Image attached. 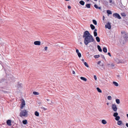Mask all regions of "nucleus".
Segmentation results:
<instances>
[{
    "label": "nucleus",
    "mask_w": 128,
    "mask_h": 128,
    "mask_svg": "<svg viewBox=\"0 0 128 128\" xmlns=\"http://www.w3.org/2000/svg\"><path fill=\"white\" fill-rule=\"evenodd\" d=\"M115 117V119L117 121H118L120 118V117L119 116H117Z\"/></svg>",
    "instance_id": "obj_21"
},
{
    "label": "nucleus",
    "mask_w": 128,
    "mask_h": 128,
    "mask_svg": "<svg viewBox=\"0 0 128 128\" xmlns=\"http://www.w3.org/2000/svg\"><path fill=\"white\" fill-rule=\"evenodd\" d=\"M108 54L110 56H111V54L110 52H108Z\"/></svg>",
    "instance_id": "obj_42"
},
{
    "label": "nucleus",
    "mask_w": 128,
    "mask_h": 128,
    "mask_svg": "<svg viewBox=\"0 0 128 128\" xmlns=\"http://www.w3.org/2000/svg\"><path fill=\"white\" fill-rule=\"evenodd\" d=\"M122 34H124V37L125 38H127L128 37V34L125 33L124 31L122 32H121Z\"/></svg>",
    "instance_id": "obj_7"
},
{
    "label": "nucleus",
    "mask_w": 128,
    "mask_h": 128,
    "mask_svg": "<svg viewBox=\"0 0 128 128\" xmlns=\"http://www.w3.org/2000/svg\"><path fill=\"white\" fill-rule=\"evenodd\" d=\"M106 104H107V105H108L109 104V103H107Z\"/></svg>",
    "instance_id": "obj_56"
},
{
    "label": "nucleus",
    "mask_w": 128,
    "mask_h": 128,
    "mask_svg": "<svg viewBox=\"0 0 128 128\" xmlns=\"http://www.w3.org/2000/svg\"><path fill=\"white\" fill-rule=\"evenodd\" d=\"M66 1H69V0H65Z\"/></svg>",
    "instance_id": "obj_57"
},
{
    "label": "nucleus",
    "mask_w": 128,
    "mask_h": 128,
    "mask_svg": "<svg viewBox=\"0 0 128 128\" xmlns=\"http://www.w3.org/2000/svg\"><path fill=\"white\" fill-rule=\"evenodd\" d=\"M33 94L35 95H38L39 94V93L38 92H33Z\"/></svg>",
    "instance_id": "obj_22"
},
{
    "label": "nucleus",
    "mask_w": 128,
    "mask_h": 128,
    "mask_svg": "<svg viewBox=\"0 0 128 128\" xmlns=\"http://www.w3.org/2000/svg\"><path fill=\"white\" fill-rule=\"evenodd\" d=\"M104 16H103V20H104Z\"/></svg>",
    "instance_id": "obj_53"
},
{
    "label": "nucleus",
    "mask_w": 128,
    "mask_h": 128,
    "mask_svg": "<svg viewBox=\"0 0 128 128\" xmlns=\"http://www.w3.org/2000/svg\"><path fill=\"white\" fill-rule=\"evenodd\" d=\"M6 123L9 126H11V121L10 120H7Z\"/></svg>",
    "instance_id": "obj_9"
},
{
    "label": "nucleus",
    "mask_w": 128,
    "mask_h": 128,
    "mask_svg": "<svg viewBox=\"0 0 128 128\" xmlns=\"http://www.w3.org/2000/svg\"><path fill=\"white\" fill-rule=\"evenodd\" d=\"M79 3L82 5H84V4L85 2H84L82 1L81 0L79 2Z\"/></svg>",
    "instance_id": "obj_15"
},
{
    "label": "nucleus",
    "mask_w": 128,
    "mask_h": 128,
    "mask_svg": "<svg viewBox=\"0 0 128 128\" xmlns=\"http://www.w3.org/2000/svg\"><path fill=\"white\" fill-rule=\"evenodd\" d=\"M83 38H84V42L85 45H87L90 43L95 41L92 36L88 31L84 32L83 33Z\"/></svg>",
    "instance_id": "obj_1"
},
{
    "label": "nucleus",
    "mask_w": 128,
    "mask_h": 128,
    "mask_svg": "<svg viewBox=\"0 0 128 128\" xmlns=\"http://www.w3.org/2000/svg\"><path fill=\"white\" fill-rule=\"evenodd\" d=\"M103 50L104 52H107V48L106 47H104L103 48Z\"/></svg>",
    "instance_id": "obj_18"
},
{
    "label": "nucleus",
    "mask_w": 128,
    "mask_h": 128,
    "mask_svg": "<svg viewBox=\"0 0 128 128\" xmlns=\"http://www.w3.org/2000/svg\"><path fill=\"white\" fill-rule=\"evenodd\" d=\"M80 78L82 80H84V81H86L87 80V79L86 78H85L84 77H80Z\"/></svg>",
    "instance_id": "obj_14"
},
{
    "label": "nucleus",
    "mask_w": 128,
    "mask_h": 128,
    "mask_svg": "<svg viewBox=\"0 0 128 128\" xmlns=\"http://www.w3.org/2000/svg\"><path fill=\"white\" fill-rule=\"evenodd\" d=\"M105 27L106 28H107L108 29H110L111 28V26L110 24V22H108L106 25H105Z\"/></svg>",
    "instance_id": "obj_5"
},
{
    "label": "nucleus",
    "mask_w": 128,
    "mask_h": 128,
    "mask_svg": "<svg viewBox=\"0 0 128 128\" xmlns=\"http://www.w3.org/2000/svg\"><path fill=\"white\" fill-rule=\"evenodd\" d=\"M98 8L100 10L101 8V7H98Z\"/></svg>",
    "instance_id": "obj_49"
},
{
    "label": "nucleus",
    "mask_w": 128,
    "mask_h": 128,
    "mask_svg": "<svg viewBox=\"0 0 128 128\" xmlns=\"http://www.w3.org/2000/svg\"><path fill=\"white\" fill-rule=\"evenodd\" d=\"M94 36H96L97 35V33L96 32H94Z\"/></svg>",
    "instance_id": "obj_32"
},
{
    "label": "nucleus",
    "mask_w": 128,
    "mask_h": 128,
    "mask_svg": "<svg viewBox=\"0 0 128 128\" xmlns=\"http://www.w3.org/2000/svg\"><path fill=\"white\" fill-rule=\"evenodd\" d=\"M107 98L109 100H111L112 99V97L110 96H108Z\"/></svg>",
    "instance_id": "obj_31"
},
{
    "label": "nucleus",
    "mask_w": 128,
    "mask_h": 128,
    "mask_svg": "<svg viewBox=\"0 0 128 128\" xmlns=\"http://www.w3.org/2000/svg\"><path fill=\"white\" fill-rule=\"evenodd\" d=\"M72 73L74 74H75V72L73 70L72 71Z\"/></svg>",
    "instance_id": "obj_46"
},
{
    "label": "nucleus",
    "mask_w": 128,
    "mask_h": 128,
    "mask_svg": "<svg viewBox=\"0 0 128 128\" xmlns=\"http://www.w3.org/2000/svg\"><path fill=\"white\" fill-rule=\"evenodd\" d=\"M86 0L88 2L90 0Z\"/></svg>",
    "instance_id": "obj_58"
},
{
    "label": "nucleus",
    "mask_w": 128,
    "mask_h": 128,
    "mask_svg": "<svg viewBox=\"0 0 128 128\" xmlns=\"http://www.w3.org/2000/svg\"><path fill=\"white\" fill-rule=\"evenodd\" d=\"M92 22L95 25L97 24V22L96 20H92Z\"/></svg>",
    "instance_id": "obj_29"
},
{
    "label": "nucleus",
    "mask_w": 128,
    "mask_h": 128,
    "mask_svg": "<svg viewBox=\"0 0 128 128\" xmlns=\"http://www.w3.org/2000/svg\"><path fill=\"white\" fill-rule=\"evenodd\" d=\"M94 6L96 8H97V9L98 8V6L96 4H94Z\"/></svg>",
    "instance_id": "obj_36"
},
{
    "label": "nucleus",
    "mask_w": 128,
    "mask_h": 128,
    "mask_svg": "<svg viewBox=\"0 0 128 128\" xmlns=\"http://www.w3.org/2000/svg\"><path fill=\"white\" fill-rule=\"evenodd\" d=\"M113 83L115 86H118V84L117 82H113Z\"/></svg>",
    "instance_id": "obj_23"
},
{
    "label": "nucleus",
    "mask_w": 128,
    "mask_h": 128,
    "mask_svg": "<svg viewBox=\"0 0 128 128\" xmlns=\"http://www.w3.org/2000/svg\"><path fill=\"white\" fill-rule=\"evenodd\" d=\"M48 47L47 46H46L44 48V49L45 50H47Z\"/></svg>",
    "instance_id": "obj_44"
},
{
    "label": "nucleus",
    "mask_w": 128,
    "mask_h": 128,
    "mask_svg": "<svg viewBox=\"0 0 128 128\" xmlns=\"http://www.w3.org/2000/svg\"><path fill=\"white\" fill-rule=\"evenodd\" d=\"M41 104V103H39V104Z\"/></svg>",
    "instance_id": "obj_61"
},
{
    "label": "nucleus",
    "mask_w": 128,
    "mask_h": 128,
    "mask_svg": "<svg viewBox=\"0 0 128 128\" xmlns=\"http://www.w3.org/2000/svg\"><path fill=\"white\" fill-rule=\"evenodd\" d=\"M118 76V77H119V76H119V75H118V76Z\"/></svg>",
    "instance_id": "obj_59"
},
{
    "label": "nucleus",
    "mask_w": 128,
    "mask_h": 128,
    "mask_svg": "<svg viewBox=\"0 0 128 128\" xmlns=\"http://www.w3.org/2000/svg\"><path fill=\"white\" fill-rule=\"evenodd\" d=\"M41 108L44 111H46L47 110L46 108H44V107H41Z\"/></svg>",
    "instance_id": "obj_35"
},
{
    "label": "nucleus",
    "mask_w": 128,
    "mask_h": 128,
    "mask_svg": "<svg viewBox=\"0 0 128 128\" xmlns=\"http://www.w3.org/2000/svg\"><path fill=\"white\" fill-rule=\"evenodd\" d=\"M97 29H95L94 30V32H96L97 31Z\"/></svg>",
    "instance_id": "obj_51"
},
{
    "label": "nucleus",
    "mask_w": 128,
    "mask_h": 128,
    "mask_svg": "<svg viewBox=\"0 0 128 128\" xmlns=\"http://www.w3.org/2000/svg\"><path fill=\"white\" fill-rule=\"evenodd\" d=\"M22 123L24 124H26L28 123L27 120H23L22 121Z\"/></svg>",
    "instance_id": "obj_20"
},
{
    "label": "nucleus",
    "mask_w": 128,
    "mask_h": 128,
    "mask_svg": "<svg viewBox=\"0 0 128 128\" xmlns=\"http://www.w3.org/2000/svg\"><path fill=\"white\" fill-rule=\"evenodd\" d=\"M112 110L115 112L117 111V108L116 105L115 104H112Z\"/></svg>",
    "instance_id": "obj_4"
},
{
    "label": "nucleus",
    "mask_w": 128,
    "mask_h": 128,
    "mask_svg": "<svg viewBox=\"0 0 128 128\" xmlns=\"http://www.w3.org/2000/svg\"><path fill=\"white\" fill-rule=\"evenodd\" d=\"M28 116V112L26 110H21L20 114V117H22L23 116L27 117Z\"/></svg>",
    "instance_id": "obj_2"
},
{
    "label": "nucleus",
    "mask_w": 128,
    "mask_h": 128,
    "mask_svg": "<svg viewBox=\"0 0 128 128\" xmlns=\"http://www.w3.org/2000/svg\"><path fill=\"white\" fill-rule=\"evenodd\" d=\"M82 60L83 62H84V59H82Z\"/></svg>",
    "instance_id": "obj_54"
},
{
    "label": "nucleus",
    "mask_w": 128,
    "mask_h": 128,
    "mask_svg": "<svg viewBox=\"0 0 128 128\" xmlns=\"http://www.w3.org/2000/svg\"><path fill=\"white\" fill-rule=\"evenodd\" d=\"M54 104V102H52V105L53 104Z\"/></svg>",
    "instance_id": "obj_55"
},
{
    "label": "nucleus",
    "mask_w": 128,
    "mask_h": 128,
    "mask_svg": "<svg viewBox=\"0 0 128 128\" xmlns=\"http://www.w3.org/2000/svg\"><path fill=\"white\" fill-rule=\"evenodd\" d=\"M25 105V102L24 100H23V101L22 102L20 106V108L21 109H22L24 107V106Z\"/></svg>",
    "instance_id": "obj_6"
},
{
    "label": "nucleus",
    "mask_w": 128,
    "mask_h": 128,
    "mask_svg": "<svg viewBox=\"0 0 128 128\" xmlns=\"http://www.w3.org/2000/svg\"><path fill=\"white\" fill-rule=\"evenodd\" d=\"M109 0V2L110 3H111L112 2V0Z\"/></svg>",
    "instance_id": "obj_50"
},
{
    "label": "nucleus",
    "mask_w": 128,
    "mask_h": 128,
    "mask_svg": "<svg viewBox=\"0 0 128 128\" xmlns=\"http://www.w3.org/2000/svg\"><path fill=\"white\" fill-rule=\"evenodd\" d=\"M116 102L118 104L120 103V100L119 99H116Z\"/></svg>",
    "instance_id": "obj_27"
},
{
    "label": "nucleus",
    "mask_w": 128,
    "mask_h": 128,
    "mask_svg": "<svg viewBox=\"0 0 128 128\" xmlns=\"http://www.w3.org/2000/svg\"><path fill=\"white\" fill-rule=\"evenodd\" d=\"M108 65H110L112 67H113L114 66V65L113 64H111L110 65V64H109Z\"/></svg>",
    "instance_id": "obj_37"
},
{
    "label": "nucleus",
    "mask_w": 128,
    "mask_h": 128,
    "mask_svg": "<svg viewBox=\"0 0 128 128\" xmlns=\"http://www.w3.org/2000/svg\"><path fill=\"white\" fill-rule=\"evenodd\" d=\"M113 16L115 18H117L118 19H120L121 17L120 15L118 13H115L113 14Z\"/></svg>",
    "instance_id": "obj_3"
},
{
    "label": "nucleus",
    "mask_w": 128,
    "mask_h": 128,
    "mask_svg": "<svg viewBox=\"0 0 128 128\" xmlns=\"http://www.w3.org/2000/svg\"><path fill=\"white\" fill-rule=\"evenodd\" d=\"M40 42L39 41H36L34 42V44L36 45H40Z\"/></svg>",
    "instance_id": "obj_8"
},
{
    "label": "nucleus",
    "mask_w": 128,
    "mask_h": 128,
    "mask_svg": "<svg viewBox=\"0 0 128 128\" xmlns=\"http://www.w3.org/2000/svg\"><path fill=\"white\" fill-rule=\"evenodd\" d=\"M101 62L100 61H99L98 62V64H99L101 63Z\"/></svg>",
    "instance_id": "obj_45"
},
{
    "label": "nucleus",
    "mask_w": 128,
    "mask_h": 128,
    "mask_svg": "<svg viewBox=\"0 0 128 128\" xmlns=\"http://www.w3.org/2000/svg\"><path fill=\"white\" fill-rule=\"evenodd\" d=\"M101 57L102 58H104V59H105V57H104V56L103 55H101Z\"/></svg>",
    "instance_id": "obj_39"
},
{
    "label": "nucleus",
    "mask_w": 128,
    "mask_h": 128,
    "mask_svg": "<svg viewBox=\"0 0 128 128\" xmlns=\"http://www.w3.org/2000/svg\"><path fill=\"white\" fill-rule=\"evenodd\" d=\"M90 27L91 28L92 30H94L95 28V26L92 24H91L90 25Z\"/></svg>",
    "instance_id": "obj_13"
},
{
    "label": "nucleus",
    "mask_w": 128,
    "mask_h": 128,
    "mask_svg": "<svg viewBox=\"0 0 128 128\" xmlns=\"http://www.w3.org/2000/svg\"><path fill=\"white\" fill-rule=\"evenodd\" d=\"M97 48L98 49L99 51L100 52H102V49L101 48L100 46L99 45H98Z\"/></svg>",
    "instance_id": "obj_11"
},
{
    "label": "nucleus",
    "mask_w": 128,
    "mask_h": 128,
    "mask_svg": "<svg viewBox=\"0 0 128 128\" xmlns=\"http://www.w3.org/2000/svg\"><path fill=\"white\" fill-rule=\"evenodd\" d=\"M46 100L48 102V103L49 104H52V102L48 99H46Z\"/></svg>",
    "instance_id": "obj_10"
},
{
    "label": "nucleus",
    "mask_w": 128,
    "mask_h": 128,
    "mask_svg": "<svg viewBox=\"0 0 128 128\" xmlns=\"http://www.w3.org/2000/svg\"><path fill=\"white\" fill-rule=\"evenodd\" d=\"M35 115L36 116H39V113L37 111H36L35 112Z\"/></svg>",
    "instance_id": "obj_25"
},
{
    "label": "nucleus",
    "mask_w": 128,
    "mask_h": 128,
    "mask_svg": "<svg viewBox=\"0 0 128 128\" xmlns=\"http://www.w3.org/2000/svg\"><path fill=\"white\" fill-rule=\"evenodd\" d=\"M80 43L81 44H82V43L81 42H80Z\"/></svg>",
    "instance_id": "obj_60"
},
{
    "label": "nucleus",
    "mask_w": 128,
    "mask_h": 128,
    "mask_svg": "<svg viewBox=\"0 0 128 128\" xmlns=\"http://www.w3.org/2000/svg\"><path fill=\"white\" fill-rule=\"evenodd\" d=\"M96 39L97 41L99 42L100 41V38L98 36H97L96 38Z\"/></svg>",
    "instance_id": "obj_17"
},
{
    "label": "nucleus",
    "mask_w": 128,
    "mask_h": 128,
    "mask_svg": "<svg viewBox=\"0 0 128 128\" xmlns=\"http://www.w3.org/2000/svg\"><path fill=\"white\" fill-rule=\"evenodd\" d=\"M106 12L108 14H112V12L110 10H107Z\"/></svg>",
    "instance_id": "obj_19"
},
{
    "label": "nucleus",
    "mask_w": 128,
    "mask_h": 128,
    "mask_svg": "<svg viewBox=\"0 0 128 128\" xmlns=\"http://www.w3.org/2000/svg\"><path fill=\"white\" fill-rule=\"evenodd\" d=\"M84 65L87 67H88V65L87 63L86 62H84Z\"/></svg>",
    "instance_id": "obj_33"
},
{
    "label": "nucleus",
    "mask_w": 128,
    "mask_h": 128,
    "mask_svg": "<svg viewBox=\"0 0 128 128\" xmlns=\"http://www.w3.org/2000/svg\"><path fill=\"white\" fill-rule=\"evenodd\" d=\"M94 78L95 80H97V78L96 76L94 75Z\"/></svg>",
    "instance_id": "obj_38"
},
{
    "label": "nucleus",
    "mask_w": 128,
    "mask_h": 128,
    "mask_svg": "<svg viewBox=\"0 0 128 128\" xmlns=\"http://www.w3.org/2000/svg\"><path fill=\"white\" fill-rule=\"evenodd\" d=\"M96 89L99 92L101 93L102 92V90H101L98 88H96Z\"/></svg>",
    "instance_id": "obj_26"
},
{
    "label": "nucleus",
    "mask_w": 128,
    "mask_h": 128,
    "mask_svg": "<svg viewBox=\"0 0 128 128\" xmlns=\"http://www.w3.org/2000/svg\"><path fill=\"white\" fill-rule=\"evenodd\" d=\"M119 62L122 63V61L121 60H120V61H119Z\"/></svg>",
    "instance_id": "obj_52"
},
{
    "label": "nucleus",
    "mask_w": 128,
    "mask_h": 128,
    "mask_svg": "<svg viewBox=\"0 0 128 128\" xmlns=\"http://www.w3.org/2000/svg\"><path fill=\"white\" fill-rule=\"evenodd\" d=\"M121 14H122V16H126L125 15V14L124 13H122Z\"/></svg>",
    "instance_id": "obj_40"
},
{
    "label": "nucleus",
    "mask_w": 128,
    "mask_h": 128,
    "mask_svg": "<svg viewBox=\"0 0 128 128\" xmlns=\"http://www.w3.org/2000/svg\"><path fill=\"white\" fill-rule=\"evenodd\" d=\"M102 123L104 124H106L107 123L106 121L104 120H102Z\"/></svg>",
    "instance_id": "obj_16"
},
{
    "label": "nucleus",
    "mask_w": 128,
    "mask_h": 128,
    "mask_svg": "<svg viewBox=\"0 0 128 128\" xmlns=\"http://www.w3.org/2000/svg\"><path fill=\"white\" fill-rule=\"evenodd\" d=\"M118 113L117 112H114L113 114V116L115 117H116L118 116Z\"/></svg>",
    "instance_id": "obj_24"
},
{
    "label": "nucleus",
    "mask_w": 128,
    "mask_h": 128,
    "mask_svg": "<svg viewBox=\"0 0 128 128\" xmlns=\"http://www.w3.org/2000/svg\"><path fill=\"white\" fill-rule=\"evenodd\" d=\"M77 54H78V55L79 58H80L81 57V54L80 53V52L78 53Z\"/></svg>",
    "instance_id": "obj_34"
},
{
    "label": "nucleus",
    "mask_w": 128,
    "mask_h": 128,
    "mask_svg": "<svg viewBox=\"0 0 128 128\" xmlns=\"http://www.w3.org/2000/svg\"><path fill=\"white\" fill-rule=\"evenodd\" d=\"M94 56L95 58H98L100 56L99 55H96Z\"/></svg>",
    "instance_id": "obj_30"
},
{
    "label": "nucleus",
    "mask_w": 128,
    "mask_h": 128,
    "mask_svg": "<svg viewBox=\"0 0 128 128\" xmlns=\"http://www.w3.org/2000/svg\"><path fill=\"white\" fill-rule=\"evenodd\" d=\"M126 126L127 127H128V123H126Z\"/></svg>",
    "instance_id": "obj_48"
},
{
    "label": "nucleus",
    "mask_w": 128,
    "mask_h": 128,
    "mask_svg": "<svg viewBox=\"0 0 128 128\" xmlns=\"http://www.w3.org/2000/svg\"><path fill=\"white\" fill-rule=\"evenodd\" d=\"M122 122L121 120H118L117 122V124L118 125H120L122 124Z\"/></svg>",
    "instance_id": "obj_12"
},
{
    "label": "nucleus",
    "mask_w": 128,
    "mask_h": 128,
    "mask_svg": "<svg viewBox=\"0 0 128 128\" xmlns=\"http://www.w3.org/2000/svg\"><path fill=\"white\" fill-rule=\"evenodd\" d=\"M68 9H70L71 8V7L70 6H68Z\"/></svg>",
    "instance_id": "obj_47"
},
{
    "label": "nucleus",
    "mask_w": 128,
    "mask_h": 128,
    "mask_svg": "<svg viewBox=\"0 0 128 128\" xmlns=\"http://www.w3.org/2000/svg\"><path fill=\"white\" fill-rule=\"evenodd\" d=\"M90 4H86V6L87 8H89L90 7Z\"/></svg>",
    "instance_id": "obj_28"
},
{
    "label": "nucleus",
    "mask_w": 128,
    "mask_h": 128,
    "mask_svg": "<svg viewBox=\"0 0 128 128\" xmlns=\"http://www.w3.org/2000/svg\"><path fill=\"white\" fill-rule=\"evenodd\" d=\"M76 52L77 53V54L79 52V50L78 49H76Z\"/></svg>",
    "instance_id": "obj_43"
},
{
    "label": "nucleus",
    "mask_w": 128,
    "mask_h": 128,
    "mask_svg": "<svg viewBox=\"0 0 128 128\" xmlns=\"http://www.w3.org/2000/svg\"><path fill=\"white\" fill-rule=\"evenodd\" d=\"M17 86H18V88H19L21 86L20 85H18Z\"/></svg>",
    "instance_id": "obj_41"
}]
</instances>
